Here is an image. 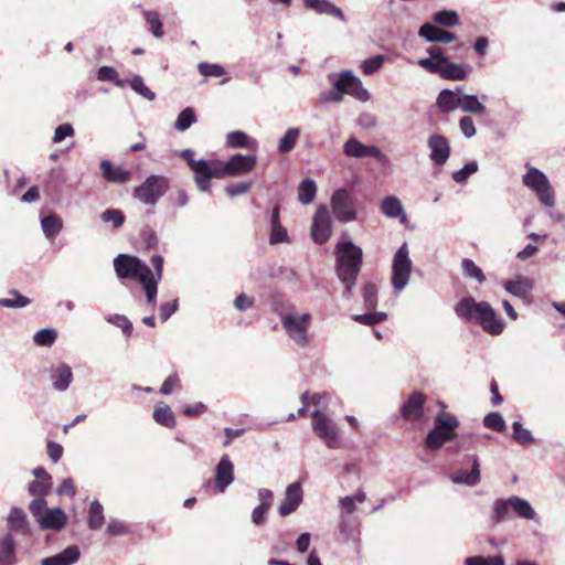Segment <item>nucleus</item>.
I'll list each match as a JSON object with an SVG mask.
<instances>
[{
	"label": "nucleus",
	"mask_w": 565,
	"mask_h": 565,
	"mask_svg": "<svg viewBox=\"0 0 565 565\" xmlns=\"http://www.w3.org/2000/svg\"><path fill=\"white\" fill-rule=\"evenodd\" d=\"M455 312L466 321L477 322L489 334L498 335L504 330V321L487 301L478 302L472 297H465L456 305Z\"/></svg>",
	"instance_id": "f257e3e1"
},
{
	"label": "nucleus",
	"mask_w": 565,
	"mask_h": 565,
	"mask_svg": "<svg viewBox=\"0 0 565 565\" xmlns=\"http://www.w3.org/2000/svg\"><path fill=\"white\" fill-rule=\"evenodd\" d=\"M338 278L344 284V296L350 297L361 271L363 252L351 241H340L335 246Z\"/></svg>",
	"instance_id": "f03ea898"
},
{
	"label": "nucleus",
	"mask_w": 565,
	"mask_h": 565,
	"mask_svg": "<svg viewBox=\"0 0 565 565\" xmlns=\"http://www.w3.org/2000/svg\"><path fill=\"white\" fill-rule=\"evenodd\" d=\"M332 84V89L319 94L318 100L320 104L341 103L345 94L360 102H367L371 97L369 90L363 87L361 79L350 70L340 72Z\"/></svg>",
	"instance_id": "7ed1b4c3"
},
{
	"label": "nucleus",
	"mask_w": 565,
	"mask_h": 565,
	"mask_svg": "<svg viewBox=\"0 0 565 565\" xmlns=\"http://www.w3.org/2000/svg\"><path fill=\"white\" fill-rule=\"evenodd\" d=\"M170 188L168 178L159 174L148 177L139 186L134 189V198L141 203L154 206Z\"/></svg>",
	"instance_id": "20e7f679"
},
{
	"label": "nucleus",
	"mask_w": 565,
	"mask_h": 565,
	"mask_svg": "<svg viewBox=\"0 0 565 565\" xmlns=\"http://www.w3.org/2000/svg\"><path fill=\"white\" fill-rule=\"evenodd\" d=\"M311 321L310 313L281 316V324L288 337L299 347L305 348L309 344V326Z\"/></svg>",
	"instance_id": "39448f33"
},
{
	"label": "nucleus",
	"mask_w": 565,
	"mask_h": 565,
	"mask_svg": "<svg viewBox=\"0 0 565 565\" xmlns=\"http://www.w3.org/2000/svg\"><path fill=\"white\" fill-rule=\"evenodd\" d=\"M523 184L535 192L543 205L550 207L554 205V192L547 177L541 170L530 167L523 175Z\"/></svg>",
	"instance_id": "423d86ee"
},
{
	"label": "nucleus",
	"mask_w": 565,
	"mask_h": 565,
	"mask_svg": "<svg viewBox=\"0 0 565 565\" xmlns=\"http://www.w3.org/2000/svg\"><path fill=\"white\" fill-rule=\"evenodd\" d=\"M412 260L407 244L404 243L395 253L392 264V287L402 291L408 284L412 273Z\"/></svg>",
	"instance_id": "0eeeda50"
},
{
	"label": "nucleus",
	"mask_w": 565,
	"mask_h": 565,
	"mask_svg": "<svg viewBox=\"0 0 565 565\" xmlns=\"http://www.w3.org/2000/svg\"><path fill=\"white\" fill-rule=\"evenodd\" d=\"M114 268L120 279H137L150 274L151 269L140 258L128 254H119L114 259Z\"/></svg>",
	"instance_id": "6e6552de"
},
{
	"label": "nucleus",
	"mask_w": 565,
	"mask_h": 565,
	"mask_svg": "<svg viewBox=\"0 0 565 565\" xmlns=\"http://www.w3.org/2000/svg\"><path fill=\"white\" fill-rule=\"evenodd\" d=\"M312 420V430L318 438L323 440L329 448L338 447L339 429L337 424L327 415L321 414V409L310 412Z\"/></svg>",
	"instance_id": "1a4fd4ad"
},
{
	"label": "nucleus",
	"mask_w": 565,
	"mask_h": 565,
	"mask_svg": "<svg viewBox=\"0 0 565 565\" xmlns=\"http://www.w3.org/2000/svg\"><path fill=\"white\" fill-rule=\"evenodd\" d=\"M331 207L335 218L341 223H348L356 218L354 201L345 189H339L333 192Z\"/></svg>",
	"instance_id": "9d476101"
},
{
	"label": "nucleus",
	"mask_w": 565,
	"mask_h": 565,
	"mask_svg": "<svg viewBox=\"0 0 565 565\" xmlns=\"http://www.w3.org/2000/svg\"><path fill=\"white\" fill-rule=\"evenodd\" d=\"M153 267V271L140 277V284L146 294V300L150 306H154L158 294V282L162 279L163 275V257L160 255H153L150 259Z\"/></svg>",
	"instance_id": "9b49d317"
},
{
	"label": "nucleus",
	"mask_w": 565,
	"mask_h": 565,
	"mask_svg": "<svg viewBox=\"0 0 565 565\" xmlns=\"http://www.w3.org/2000/svg\"><path fill=\"white\" fill-rule=\"evenodd\" d=\"M256 166V157L253 154H234L222 167L221 177H237L250 172Z\"/></svg>",
	"instance_id": "f8f14e48"
},
{
	"label": "nucleus",
	"mask_w": 565,
	"mask_h": 565,
	"mask_svg": "<svg viewBox=\"0 0 565 565\" xmlns=\"http://www.w3.org/2000/svg\"><path fill=\"white\" fill-rule=\"evenodd\" d=\"M329 210L326 205H320L313 216L311 225V237L317 244H324L331 236L332 226Z\"/></svg>",
	"instance_id": "ddd939ff"
},
{
	"label": "nucleus",
	"mask_w": 565,
	"mask_h": 565,
	"mask_svg": "<svg viewBox=\"0 0 565 565\" xmlns=\"http://www.w3.org/2000/svg\"><path fill=\"white\" fill-rule=\"evenodd\" d=\"M191 170L194 173V180L200 191L205 192L210 189L211 179H221V170L218 166L210 164L204 159H199L198 162H193Z\"/></svg>",
	"instance_id": "4468645a"
},
{
	"label": "nucleus",
	"mask_w": 565,
	"mask_h": 565,
	"mask_svg": "<svg viewBox=\"0 0 565 565\" xmlns=\"http://www.w3.org/2000/svg\"><path fill=\"white\" fill-rule=\"evenodd\" d=\"M427 147L430 150L429 158L436 166H444L450 156V145L448 139L439 134H433L428 137Z\"/></svg>",
	"instance_id": "2eb2a0df"
},
{
	"label": "nucleus",
	"mask_w": 565,
	"mask_h": 565,
	"mask_svg": "<svg viewBox=\"0 0 565 565\" xmlns=\"http://www.w3.org/2000/svg\"><path fill=\"white\" fill-rule=\"evenodd\" d=\"M343 153L351 158H377L383 157L381 149L376 146H365L355 137L349 138L343 145Z\"/></svg>",
	"instance_id": "dca6fc26"
},
{
	"label": "nucleus",
	"mask_w": 565,
	"mask_h": 565,
	"mask_svg": "<svg viewBox=\"0 0 565 565\" xmlns=\"http://www.w3.org/2000/svg\"><path fill=\"white\" fill-rule=\"evenodd\" d=\"M302 501V489L299 482H294L287 486L285 499L278 507V513L281 516H287L294 513Z\"/></svg>",
	"instance_id": "f3484780"
},
{
	"label": "nucleus",
	"mask_w": 565,
	"mask_h": 565,
	"mask_svg": "<svg viewBox=\"0 0 565 565\" xmlns=\"http://www.w3.org/2000/svg\"><path fill=\"white\" fill-rule=\"evenodd\" d=\"M234 480V466L227 455L222 456L215 468V488L217 492H224Z\"/></svg>",
	"instance_id": "a211bd4d"
},
{
	"label": "nucleus",
	"mask_w": 565,
	"mask_h": 565,
	"mask_svg": "<svg viewBox=\"0 0 565 565\" xmlns=\"http://www.w3.org/2000/svg\"><path fill=\"white\" fill-rule=\"evenodd\" d=\"M418 35L429 43H450L456 40V35L449 31L441 30L433 23H424L419 30Z\"/></svg>",
	"instance_id": "6ab92c4d"
},
{
	"label": "nucleus",
	"mask_w": 565,
	"mask_h": 565,
	"mask_svg": "<svg viewBox=\"0 0 565 565\" xmlns=\"http://www.w3.org/2000/svg\"><path fill=\"white\" fill-rule=\"evenodd\" d=\"M50 380L55 391L65 392L73 381L72 369L67 364L61 363L51 370Z\"/></svg>",
	"instance_id": "aec40b11"
},
{
	"label": "nucleus",
	"mask_w": 565,
	"mask_h": 565,
	"mask_svg": "<svg viewBox=\"0 0 565 565\" xmlns=\"http://www.w3.org/2000/svg\"><path fill=\"white\" fill-rule=\"evenodd\" d=\"M67 515L61 508L47 509L43 516L39 518L41 530H61L65 526Z\"/></svg>",
	"instance_id": "412c9836"
},
{
	"label": "nucleus",
	"mask_w": 565,
	"mask_h": 565,
	"mask_svg": "<svg viewBox=\"0 0 565 565\" xmlns=\"http://www.w3.org/2000/svg\"><path fill=\"white\" fill-rule=\"evenodd\" d=\"M440 66L439 75L451 81H463L472 72V67L469 64H457L448 58Z\"/></svg>",
	"instance_id": "4be33fe9"
},
{
	"label": "nucleus",
	"mask_w": 565,
	"mask_h": 565,
	"mask_svg": "<svg viewBox=\"0 0 565 565\" xmlns=\"http://www.w3.org/2000/svg\"><path fill=\"white\" fill-rule=\"evenodd\" d=\"M307 9L313 10L318 14L335 17L342 22H347L343 11L329 0H303Z\"/></svg>",
	"instance_id": "5701e85b"
},
{
	"label": "nucleus",
	"mask_w": 565,
	"mask_h": 565,
	"mask_svg": "<svg viewBox=\"0 0 565 565\" xmlns=\"http://www.w3.org/2000/svg\"><path fill=\"white\" fill-rule=\"evenodd\" d=\"M425 401L426 397L423 393H412L407 402L402 406V416L405 419H419L423 415V406Z\"/></svg>",
	"instance_id": "b1692460"
},
{
	"label": "nucleus",
	"mask_w": 565,
	"mask_h": 565,
	"mask_svg": "<svg viewBox=\"0 0 565 565\" xmlns=\"http://www.w3.org/2000/svg\"><path fill=\"white\" fill-rule=\"evenodd\" d=\"M461 94L460 89H443L437 96L436 106L444 114L454 111L460 107Z\"/></svg>",
	"instance_id": "393cba45"
},
{
	"label": "nucleus",
	"mask_w": 565,
	"mask_h": 565,
	"mask_svg": "<svg viewBox=\"0 0 565 565\" xmlns=\"http://www.w3.org/2000/svg\"><path fill=\"white\" fill-rule=\"evenodd\" d=\"M382 213L388 218H397L402 224L407 221V216L401 200L395 195H388L383 199L381 205Z\"/></svg>",
	"instance_id": "a878e982"
},
{
	"label": "nucleus",
	"mask_w": 565,
	"mask_h": 565,
	"mask_svg": "<svg viewBox=\"0 0 565 565\" xmlns=\"http://www.w3.org/2000/svg\"><path fill=\"white\" fill-rule=\"evenodd\" d=\"M79 556L78 546L72 545L56 555L43 558L41 565H72L79 559Z\"/></svg>",
	"instance_id": "bb28decb"
},
{
	"label": "nucleus",
	"mask_w": 565,
	"mask_h": 565,
	"mask_svg": "<svg viewBox=\"0 0 565 565\" xmlns=\"http://www.w3.org/2000/svg\"><path fill=\"white\" fill-rule=\"evenodd\" d=\"M450 479L456 484L476 486L480 481V465L478 458L475 457L470 471L458 470L450 476Z\"/></svg>",
	"instance_id": "cd10ccee"
},
{
	"label": "nucleus",
	"mask_w": 565,
	"mask_h": 565,
	"mask_svg": "<svg viewBox=\"0 0 565 565\" xmlns=\"http://www.w3.org/2000/svg\"><path fill=\"white\" fill-rule=\"evenodd\" d=\"M8 529L23 535L30 534V525L25 512L20 508H12L8 516Z\"/></svg>",
	"instance_id": "c85d7f7f"
},
{
	"label": "nucleus",
	"mask_w": 565,
	"mask_h": 565,
	"mask_svg": "<svg viewBox=\"0 0 565 565\" xmlns=\"http://www.w3.org/2000/svg\"><path fill=\"white\" fill-rule=\"evenodd\" d=\"M503 287L512 296L525 298L533 289V281L527 277L519 276L516 279L507 280Z\"/></svg>",
	"instance_id": "c756f323"
},
{
	"label": "nucleus",
	"mask_w": 565,
	"mask_h": 565,
	"mask_svg": "<svg viewBox=\"0 0 565 565\" xmlns=\"http://www.w3.org/2000/svg\"><path fill=\"white\" fill-rule=\"evenodd\" d=\"M100 170L105 180L111 183H126L131 175L129 171L114 167L109 160H103L100 162Z\"/></svg>",
	"instance_id": "7c9ffc66"
},
{
	"label": "nucleus",
	"mask_w": 565,
	"mask_h": 565,
	"mask_svg": "<svg viewBox=\"0 0 565 565\" xmlns=\"http://www.w3.org/2000/svg\"><path fill=\"white\" fill-rule=\"evenodd\" d=\"M15 564V542L10 533L0 536V565Z\"/></svg>",
	"instance_id": "2f4dec72"
},
{
	"label": "nucleus",
	"mask_w": 565,
	"mask_h": 565,
	"mask_svg": "<svg viewBox=\"0 0 565 565\" xmlns=\"http://www.w3.org/2000/svg\"><path fill=\"white\" fill-rule=\"evenodd\" d=\"M455 436L456 433L434 428L428 433L425 445L430 450H437L441 448L446 441L452 440Z\"/></svg>",
	"instance_id": "473e14b6"
},
{
	"label": "nucleus",
	"mask_w": 565,
	"mask_h": 565,
	"mask_svg": "<svg viewBox=\"0 0 565 565\" xmlns=\"http://www.w3.org/2000/svg\"><path fill=\"white\" fill-rule=\"evenodd\" d=\"M510 502L512 503V512L524 520H534L536 516V512L534 511L531 503L518 495H511Z\"/></svg>",
	"instance_id": "72a5a7b5"
},
{
	"label": "nucleus",
	"mask_w": 565,
	"mask_h": 565,
	"mask_svg": "<svg viewBox=\"0 0 565 565\" xmlns=\"http://www.w3.org/2000/svg\"><path fill=\"white\" fill-rule=\"evenodd\" d=\"M459 108L465 113L473 115H482L486 113V106L478 99L476 95L463 93L461 94Z\"/></svg>",
	"instance_id": "f704fd0d"
},
{
	"label": "nucleus",
	"mask_w": 565,
	"mask_h": 565,
	"mask_svg": "<svg viewBox=\"0 0 565 565\" xmlns=\"http://www.w3.org/2000/svg\"><path fill=\"white\" fill-rule=\"evenodd\" d=\"M300 136V129L296 127L288 128L285 135L278 141V151L281 153L290 152Z\"/></svg>",
	"instance_id": "c9c22d12"
},
{
	"label": "nucleus",
	"mask_w": 565,
	"mask_h": 565,
	"mask_svg": "<svg viewBox=\"0 0 565 565\" xmlns=\"http://www.w3.org/2000/svg\"><path fill=\"white\" fill-rule=\"evenodd\" d=\"M316 193L317 185L311 179L303 180L298 186V200L303 205L311 203L316 198Z\"/></svg>",
	"instance_id": "e433bc0d"
},
{
	"label": "nucleus",
	"mask_w": 565,
	"mask_h": 565,
	"mask_svg": "<svg viewBox=\"0 0 565 565\" xmlns=\"http://www.w3.org/2000/svg\"><path fill=\"white\" fill-rule=\"evenodd\" d=\"M512 512V503L510 497L507 499H498L493 505L492 520L494 523H501L509 519Z\"/></svg>",
	"instance_id": "4c0bfd02"
},
{
	"label": "nucleus",
	"mask_w": 565,
	"mask_h": 565,
	"mask_svg": "<svg viewBox=\"0 0 565 565\" xmlns=\"http://www.w3.org/2000/svg\"><path fill=\"white\" fill-rule=\"evenodd\" d=\"M41 226L46 238H54L62 230V220L56 215H49L41 220Z\"/></svg>",
	"instance_id": "58836bf2"
},
{
	"label": "nucleus",
	"mask_w": 565,
	"mask_h": 565,
	"mask_svg": "<svg viewBox=\"0 0 565 565\" xmlns=\"http://www.w3.org/2000/svg\"><path fill=\"white\" fill-rule=\"evenodd\" d=\"M153 418L158 424L168 428H172L175 425V418L171 408L164 404L156 406Z\"/></svg>",
	"instance_id": "ea45409f"
},
{
	"label": "nucleus",
	"mask_w": 565,
	"mask_h": 565,
	"mask_svg": "<svg viewBox=\"0 0 565 565\" xmlns=\"http://www.w3.org/2000/svg\"><path fill=\"white\" fill-rule=\"evenodd\" d=\"M104 509L103 505L97 501H93L88 511V526L92 530H99L104 524Z\"/></svg>",
	"instance_id": "a19ab883"
},
{
	"label": "nucleus",
	"mask_w": 565,
	"mask_h": 565,
	"mask_svg": "<svg viewBox=\"0 0 565 565\" xmlns=\"http://www.w3.org/2000/svg\"><path fill=\"white\" fill-rule=\"evenodd\" d=\"M433 20L435 25L438 24L446 28H452L459 23V15L454 10H441L434 13Z\"/></svg>",
	"instance_id": "79ce46f5"
},
{
	"label": "nucleus",
	"mask_w": 565,
	"mask_h": 565,
	"mask_svg": "<svg viewBox=\"0 0 565 565\" xmlns=\"http://www.w3.org/2000/svg\"><path fill=\"white\" fill-rule=\"evenodd\" d=\"M97 79L100 82H113L117 87H124L128 79H119L118 72L111 66H102L97 71Z\"/></svg>",
	"instance_id": "37998d69"
},
{
	"label": "nucleus",
	"mask_w": 565,
	"mask_h": 565,
	"mask_svg": "<svg viewBox=\"0 0 565 565\" xmlns=\"http://www.w3.org/2000/svg\"><path fill=\"white\" fill-rule=\"evenodd\" d=\"M463 275L467 278L476 279L479 284L486 281V276L482 269L476 265V263L469 258H463L461 262Z\"/></svg>",
	"instance_id": "c03bdc74"
},
{
	"label": "nucleus",
	"mask_w": 565,
	"mask_h": 565,
	"mask_svg": "<svg viewBox=\"0 0 565 565\" xmlns=\"http://www.w3.org/2000/svg\"><path fill=\"white\" fill-rule=\"evenodd\" d=\"M458 426H459L458 419L456 418V416H454L449 413L440 412L437 414V416L435 418V427L434 428H439V429L455 433V430Z\"/></svg>",
	"instance_id": "a18cd8bd"
},
{
	"label": "nucleus",
	"mask_w": 565,
	"mask_h": 565,
	"mask_svg": "<svg viewBox=\"0 0 565 565\" xmlns=\"http://www.w3.org/2000/svg\"><path fill=\"white\" fill-rule=\"evenodd\" d=\"M196 121V116L191 107L184 108L174 122V128L179 131H185Z\"/></svg>",
	"instance_id": "49530a36"
},
{
	"label": "nucleus",
	"mask_w": 565,
	"mask_h": 565,
	"mask_svg": "<svg viewBox=\"0 0 565 565\" xmlns=\"http://www.w3.org/2000/svg\"><path fill=\"white\" fill-rule=\"evenodd\" d=\"M128 84L130 85L134 92H136L143 98L150 102L156 99V94L145 85L143 79L140 75H135L130 81H128Z\"/></svg>",
	"instance_id": "de8ad7c7"
},
{
	"label": "nucleus",
	"mask_w": 565,
	"mask_h": 565,
	"mask_svg": "<svg viewBox=\"0 0 565 565\" xmlns=\"http://www.w3.org/2000/svg\"><path fill=\"white\" fill-rule=\"evenodd\" d=\"M56 338L57 332L54 329H42L34 334L33 340L39 347H51Z\"/></svg>",
	"instance_id": "09e8293b"
},
{
	"label": "nucleus",
	"mask_w": 565,
	"mask_h": 565,
	"mask_svg": "<svg viewBox=\"0 0 565 565\" xmlns=\"http://www.w3.org/2000/svg\"><path fill=\"white\" fill-rule=\"evenodd\" d=\"M249 137L241 130L227 134L226 143L232 148H249Z\"/></svg>",
	"instance_id": "8fccbe9b"
},
{
	"label": "nucleus",
	"mask_w": 565,
	"mask_h": 565,
	"mask_svg": "<svg viewBox=\"0 0 565 565\" xmlns=\"http://www.w3.org/2000/svg\"><path fill=\"white\" fill-rule=\"evenodd\" d=\"M387 315L385 312L375 311V312H367L362 315H354L353 320L365 324V326H374L376 323H380L384 320H386Z\"/></svg>",
	"instance_id": "3c124183"
},
{
	"label": "nucleus",
	"mask_w": 565,
	"mask_h": 565,
	"mask_svg": "<svg viewBox=\"0 0 565 565\" xmlns=\"http://www.w3.org/2000/svg\"><path fill=\"white\" fill-rule=\"evenodd\" d=\"M513 433L512 438L520 445H526L534 440L532 433L524 428L520 422L512 424Z\"/></svg>",
	"instance_id": "603ef678"
},
{
	"label": "nucleus",
	"mask_w": 565,
	"mask_h": 565,
	"mask_svg": "<svg viewBox=\"0 0 565 565\" xmlns=\"http://www.w3.org/2000/svg\"><path fill=\"white\" fill-rule=\"evenodd\" d=\"M483 424L487 428L493 429L499 433H503L507 428L505 422H504L502 415L498 412L489 413L484 417Z\"/></svg>",
	"instance_id": "864d4df0"
},
{
	"label": "nucleus",
	"mask_w": 565,
	"mask_h": 565,
	"mask_svg": "<svg viewBox=\"0 0 565 565\" xmlns=\"http://www.w3.org/2000/svg\"><path fill=\"white\" fill-rule=\"evenodd\" d=\"M363 301L367 310L375 309L377 305V288L373 282H369L363 287Z\"/></svg>",
	"instance_id": "5fc2aeb1"
},
{
	"label": "nucleus",
	"mask_w": 565,
	"mask_h": 565,
	"mask_svg": "<svg viewBox=\"0 0 565 565\" xmlns=\"http://www.w3.org/2000/svg\"><path fill=\"white\" fill-rule=\"evenodd\" d=\"M14 298L0 299V307L4 308H23L30 303V299L20 295L17 290H11Z\"/></svg>",
	"instance_id": "6e6d98bb"
},
{
	"label": "nucleus",
	"mask_w": 565,
	"mask_h": 565,
	"mask_svg": "<svg viewBox=\"0 0 565 565\" xmlns=\"http://www.w3.org/2000/svg\"><path fill=\"white\" fill-rule=\"evenodd\" d=\"M107 322L120 328L126 337H130L132 333V323L126 316L111 315L107 318Z\"/></svg>",
	"instance_id": "4d7b16f0"
},
{
	"label": "nucleus",
	"mask_w": 565,
	"mask_h": 565,
	"mask_svg": "<svg viewBox=\"0 0 565 565\" xmlns=\"http://www.w3.org/2000/svg\"><path fill=\"white\" fill-rule=\"evenodd\" d=\"M100 218L105 223H113L115 228H119L122 226L125 222V215L120 210H106L102 213Z\"/></svg>",
	"instance_id": "13d9d810"
},
{
	"label": "nucleus",
	"mask_w": 565,
	"mask_h": 565,
	"mask_svg": "<svg viewBox=\"0 0 565 565\" xmlns=\"http://www.w3.org/2000/svg\"><path fill=\"white\" fill-rule=\"evenodd\" d=\"M383 63H384V57L382 55H375V56H372V57L365 60L361 64V68L365 75H371V74L375 73L376 71H379L382 67Z\"/></svg>",
	"instance_id": "bf43d9fd"
},
{
	"label": "nucleus",
	"mask_w": 565,
	"mask_h": 565,
	"mask_svg": "<svg viewBox=\"0 0 565 565\" xmlns=\"http://www.w3.org/2000/svg\"><path fill=\"white\" fill-rule=\"evenodd\" d=\"M478 171V164L476 161L468 162L462 169L452 173V179L458 182H465L471 174Z\"/></svg>",
	"instance_id": "052dcab7"
},
{
	"label": "nucleus",
	"mask_w": 565,
	"mask_h": 565,
	"mask_svg": "<svg viewBox=\"0 0 565 565\" xmlns=\"http://www.w3.org/2000/svg\"><path fill=\"white\" fill-rule=\"evenodd\" d=\"M199 71L204 76L221 77L225 74L224 67L218 64L200 63Z\"/></svg>",
	"instance_id": "680f3d73"
},
{
	"label": "nucleus",
	"mask_w": 565,
	"mask_h": 565,
	"mask_svg": "<svg viewBox=\"0 0 565 565\" xmlns=\"http://www.w3.org/2000/svg\"><path fill=\"white\" fill-rule=\"evenodd\" d=\"M147 22L150 24L151 32L156 38L163 35L162 23L156 12L147 11L145 13Z\"/></svg>",
	"instance_id": "e2e57ef3"
},
{
	"label": "nucleus",
	"mask_w": 565,
	"mask_h": 565,
	"mask_svg": "<svg viewBox=\"0 0 565 565\" xmlns=\"http://www.w3.org/2000/svg\"><path fill=\"white\" fill-rule=\"evenodd\" d=\"M73 135H74L73 126L71 124H67V122L66 124H62V125L56 127L52 141L54 143H60L66 137H71Z\"/></svg>",
	"instance_id": "0e129e2a"
},
{
	"label": "nucleus",
	"mask_w": 565,
	"mask_h": 565,
	"mask_svg": "<svg viewBox=\"0 0 565 565\" xmlns=\"http://www.w3.org/2000/svg\"><path fill=\"white\" fill-rule=\"evenodd\" d=\"M29 508H30V512L32 513V515L39 522V518L43 516L44 512L47 510L46 501H45L44 497H38V498L33 499L31 501Z\"/></svg>",
	"instance_id": "69168bd1"
},
{
	"label": "nucleus",
	"mask_w": 565,
	"mask_h": 565,
	"mask_svg": "<svg viewBox=\"0 0 565 565\" xmlns=\"http://www.w3.org/2000/svg\"><path fill=\"white\" fill-rule=\"evenodd\" d=\"M339 505H340V510H341L340 515H343L347 518L350 516L351 514H353L358 510L356 502L354 501V499L350 498V495L341 498L339 500Z\"/></svg>",
	"instance_id": "338daca9"
},
{
	"label": "nucleus",
	"mask_w": 565,
	"mask_h": 565,
	"mask_svg": "<svg viewBox=\"0 0 565 565\" xmlns=\"http://www.w3.org/2000/svg\"><path fill=\"white\" fill-rule=\"evenodd\" d=\"M252 184L249 182H237L225 186V192L230 196H237L249 191Z\"/></svg>",
	"instance_id": "774afa93"
}]
</instances>
